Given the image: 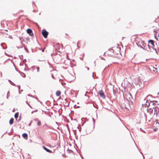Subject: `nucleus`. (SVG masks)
<instances>
[{
  "label": "nucleus",
  "mask_w": 159,
  "mask_h": 159,
  "mask_svg": "<svg viewBox=\"0 0 159 159\" xmlns=\"http://www.w3.org/2000/svg\"><path fill=\"white\" fill-rule=\"evenodd\" d=\"M98 93L102 98H105V96L104 94V92L102 90H99L98 92Z\"/></svg>",
  "instance_id": "f257e3e1"
},
{
  "label": "nucleus",
  "mask_w": 159,
  "mask_h": 159,
  "mask_svg": "<svg viewBox=\"0 0 159 159\" xmlns=\"http://www.w3.org/2000/svg\"><path fill=\"white\" fill-rule=\"evenodd\" d=\"M42 34L45 38H46L48 34V33L45 30H43L42 32Z\"/></svg>",
  "instance_id": "f03ea898"
},
{
  "label": "nucleus",
  "mask_w": 159,
  "mask_h": 159,
  "mask_svg": "<svg viewBox=\"0 0 159 159\" xmlns=\"http://www.w3.org/2000/svg\"><path fill=\"white\" fill-rule=\"evenodd\" d=\"M27 32L30 36H33L34 35L33 33L32 32V30L30 29H28L27 30Z\"/></svg>",
  "instance_id": "7ed1b4c3"
},
{
  "label": "nucleus",
  "mask_w": 159,
  "mask_h": 159,
  "mask_svg": "<svg viewBox=\"0 0 159 159\" xmlns=\"http://www.w3.org/2000/svg\"><path fill=\"white\" fill-rule=\"evenodd\" d=\"M43 148L47 152H48L49 153H52V151L47 149V148H46L45 147H44V146H43Z\"/></svg>",
  "instance_id": "20e7f679"
},
{
  "label": "nucleus",
  "mask_w": 159,
  "mask_h": 159,
  "mask_svg": "<svg viewBox=\"0 0 159 159\" xmlns=\"http://www.w3.org/2000/svg\"><path fill=\"white\" fill-rule=\"evenodd\" d=\"M126 96L127 99L128 98L129 99H130L132 98L131 95L130 93H128L126 94Z\"/></svg>",
  "instance_id": "39448f33"
},
{
  "label": "nucleus",
  "mask_w": 159,
  "mask_h": 159,
  "mask_svg": "<svg viewBox=\"0 0 159 159\" xmlns=\"http://www.w3.org/2000/svg\"><path fill=\"white\" fill-rule=\"evenodd\" d=\"M61 94V92L60 90H57L56 93V95L57 96H60Z\"/></svg>",
  "instance_id": "423d86ee"
},
{
  "label": "nucleus",
  "mask_w": 159,
  "mask_h": 159,
  "mask_svg": "<svg viewBox=\"0 0 159 159\" xmlns=\"http://www.w3.org/2000/svg\"><path fill=\"white\" fill-rule=\"evenodd\" d=\"M22 137L25 139H27L28 138V135L26 133H24L22 134Z\"/></svg>",
  "instance_id": "0eeeda50"
},
{
  "label": "nucleus",
  "mask_w": 159,
  "mask_h": 159,
  "mask_svg": "<svg viewBox=\"0 0 159 159\" xmlns=\"http://www.w3.org/2000/svg\"><path fill=\"white\" fill-rule=\"evenodd\" d=\"M121 105L122 107L123 108H127V106H126V105L124 103H123L122 104H121Z\"/></svg>",
  "instance_id": "6e6552de"
},
{
  "label": "nucleus",
  "mask_w": 159,
  "mask_h": 159,
  "mask_svg": "<svg viewBox=\"0 0 159 159\" xmlns=\"http://www.w3.org/2000/svg\"><path fill=\"white\" fill-rule=\"evenodd\" d=\"M149 42L153 46H154V41L153 40H150L149 41Z\"/></svg>",
  "instance_id": "1a4fd4ad"
},
{
  "label": "nucleus",
  "mask_w": 159,
  "mask_h": 159,
  "mask_svg": "<svg viewBox=\"0 0 159 159\" xmlns=\"http://www.w3.org/2000/svg\"><path fill=\"white\" fill-rule=\"evenodd\" d=\"M19 113L18 112L16 113L15 114V118L16 120L18 117Z\"/></svg>",
  "instance_id": "9d476101"
},
{
  "label": "nucleus",
  "mask_w": 159,
  "mask_h": 159,
  "mask_svg": "<svg viewBox=\"0 0 159 159\" xmlns=\"http://www.w3.org/2000/svg\"><path fill=\"white\" fill-rule=\"evenodd\" d=\"M14 119L13 118H11L9 121V123L10 125H12L13 123Z\"/></svg>",
  "instance_id": "9b49d317"
},
{
  "label": "nucleus",
  "mask_w": 159,
  "mask_h": 159,
  "mask_svg": "<svg viewBox=\"0 0 159 159\" xmlns=\"http://www.w3.org/2000/svg\"><path fill=\"white\" fill-rule=\"evenodd\" d=\"M152 70L155 72H157V68L153 67L152 68Z\"/></svg>",
  "instance_id": "f8f14e48"
},
{
  "label": "nucleus",
  "mask_w": 159,
  "mask_h": 159,
  "mask_svg": "<svg viewBox=\"0 0 159 159\" xmlns=\"http://www.w3.org/2000/svg\"><path fill=\"white\" fill-rule=\"evenodd\" d=\"M37 124L38 125V126L41 125V121L39 120V121H38Z\"/></svg>",
  "instance_id": "ddd939ff"
},
{
  "label": "nucleus",
  "mask_w": 159,
  "mask_h": 159,
  "mask_svg": "<svg viewBox=\"0 0 159 159\" xmlns=\"http://www.w3.org/2000/svg\"><path fill=\"white\" fill-rule=\"evenodd\" d=\"M34 120L35 121H39V120H38V119L37 118H36V119H35Z\"/></svg>",
  "instance_id": "4468645a"
},
{
  "label": "nucleus",
  "mask_w": 159,
  "mask_h": 159,
  "mask_svg": "<svg viewBox=\"0 0 159 159\" xmlns=\"http://www.w3.org/2000/svg\"><path fill=\"white\" fill-rule=\"evenodd\" d=\"M59 46L60 47H61V45H60V44H57L56 46Z\"/></svg>",
  "instance_id": "2eb2a0df"
},
{
  "label": "nucleus",
  "mask_w": 159,
  "mask_h": 159,
  "mask_svg": "<svg viewBox=\"0 0 159 159\" xmlns=\"http://www.w3.org/2000/svg\"><path fill=\"white\" fill-rule=\"evenodd\" d=\"M37 71L38 72H39V67H37Z\"/></svg>",
  "instance_id": "dca6fc26"
},
{
  "label": "nucleus",
  "mask_w": 159,
  "mask_h": 159,
  "mask_svg": "<svg viewBox=\"0 0 159 159\" xmlns=\"http://www.w3.org/2000/svg\"><path fill=\"white\" fill-rule=\"evenodd\" d=\"M48 146H49V147H50V146H51V145H50V144H48Z\"/></svg>",
  "instance_id": "f3484780"
}]
</instances>
